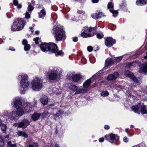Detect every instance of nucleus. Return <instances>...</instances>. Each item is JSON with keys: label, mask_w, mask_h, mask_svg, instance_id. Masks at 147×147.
<instances>
[{"label": "nucleus", "mask_w": 147, "mask_h": 147, "mask_svg": "<svg viewBox=\"0 0 147 147\" xmlns=\"http://www.w3.org/2000/svg\"><path fill=\"white\" fill-rule=\"evenodd\" d=\"M48 98L47 96L44 95H42L40 99V101L41 102L43 105H45L47 104L48 102Z\"/></svg>", "instance_id": "nucleus-20"}, {"label": "nucleus", "mask_w": 147, "mask_h": 147, "mask_svg": "<svg viewBox=\"0 0 147 147\" xmlns=\"http://www.w3.org/2000/svg\"><path fill=\"white\" fill-rule=\"evenodd\" d=\"M9 50H11V51H15V50L12 47V48H10L9 49Z\"/></svg>", "instance_id": "nucleus-59"}, {"label": "nucleus", "mask_w": 147, "mask_h": 147, "mask_svg": "<svg viewBox=\"0 0 147 147\" xmlns=\"http://www.w3.org/2000/svg\"><path fill=\"white\" fill-rule=\"evenodd\" d=\"M30 45L28 44L24 45V50L26 51H28L30 49Z\"/></svg>", "instance_id": "nucleus-39"}, {"label": "nucleus", "mask_w": 147, "mask_h": 147, "mask_svg": "<svg viewBox=\"0 0 147 147\" xmlns=\"http://www.w3.org/2000/svg\"><path fill=\"white\" fill-rule=\"evenodd\" d=\"M42 1L43 3H50L51 2L50 0H42Z\"/></svg>", "instance_id": "nucleus-48"}, {"label": "nucleus", "mask_w": 147, "mask_h": 147, "mask_svg": "<svg viewBox=\"0 0 147 147\" xmlns=\"http://www.w3.org/2000/svg\"><path fill=\"white\" fill-rule=\"evenodd\" d=\"M32 145L33 147H38V144L37 143H33Z\"/></svg>", "instance_id": "nucleus-53"}, {"label": "nucleus", "mask_w": 147, "mask_h": 147, "mask_svg": "<svg viewBox=\"0 0 147 147\" xmlns=\"http://www.w3.org/2000/svg\"><path fill=\"white\" fill-rule=\"evenodd\" d=\"M107 7L108 8H112L113 7V3L112 2H109L108 4Z\"/></svg>", "instance_id": "nucleus-42"}, {"label": "nucleus", "mask_w": 147, "mask_h": 147, "mask_svg": "<svg viewBox=\"0 0 147 147\" xmlns=\"http://www.w3.org/2000/svg\"><path fill=\"white\" fill-rule=\"evenodd\" d=\"M9 115L10 118L15 119L16 117V114L15 111H13L11 113L9 114Z\"/></svg>", "instance_id": "nucleus-32"}, {"label": "nucleus", "mask_w": 147, "mask_h": 147, "mask_svg": "<svg viewBox=\"0 0 147 147\" xmlns=\"http://www.w3.org/2000/svg\"><path fill=\"white\" fill-rule=\"evenodd\" d=\"M18 77L21 79L20 82L19 90L21 94H24L30 87L28 76L26 74H22L18 76Z\"/></svg>", "instance_id": "nucleus-2"}, {"label": "nucleus", "mask_w": 147, "mask_h": 147, "mask_svg": "<svg viewBox=\"0 0 147 147\" xmlns=\"http://www.w3.org/2000/svg\"><path fill=\"white\" fill-rule=\"evenodd\" d=\"M23 108V107L19 108H17V110L16 112V115L19 116H21L24 113H25Z\"/></svg>", "instance_id": "nucleus-19"}, {"label": "nucleus", "mask_w": 147, "mask_h": 147, "mask_svg": "<svg viewBox=\"0 0 147 147\" xmlns=\"http://www.w3.org/2000/svg\"><path fill=\"white\" fill-rule=\"evenodd\" d=\"M140 111H141L142 114L147 113V111L145 109V106L142 103H141Z\"/></svg>", "instance_id": "nucleus-27"}, {"label": "nucleus", "mask_w": 147, "mask_h": 147, "mask_svg": "<svg viewBox=\"0 0 147 147\" xmlns=\"http://www.w3.org/2000/svg\"><path fill=\"white\" fill-rule=\"evenodd\" d=\"M141 103H139L138 105L132 106L131 107V109L135 113H137L140 114V111L139 110V108H140Z\"/></svg>", "instance_id": "nucleus-14"}, {"label": "nucleus", "mask_w": 147, "mask_h": 147, "mask_svg": "<svg viewBox=\"0 0 147 147\" xmlns=\"http://www.w3.org/2000/svg\"><path fill=\"white\" fill-rule=\"evenodd\" d=\"M73 41L74 42H76L78 41V39L77 37H74L73 38Z\"/></svg>", "instance_id": "nucleus-52"}, {"label": "nucleus", "mask_w": 147, "mask_h": 147, "mask_svg": "<svg viewBox=\"0 0 147 147\" xmlns=\"http://www.w3.org/2000/svg\"><path fill=\"white\" fill-rule=\"evenodd\" d=\"M98 15L99 18H101L105 16L102 12H99L98 13Z\"/></svg>", "instance_id": "nucleus-46"}, {"label": "nucleus", "mask_w": 147, "mask_h": 147, "mask_svg": "<svg viewBox=\"0 0 147 147\" xmlns=\"http://www.w3.org/2000/svg\"><path fill=\"white\" fill-rule=\"evenodd\" d=\"M13 3L14 5H17L18 2L17 0H13Z\"/></svg>", "instance_id": "nucleus-54"}, {"label": "nucleus", "mask_w": 147, "mask_h": 147, "mask_svg": "<svg viewBox=\"0 0 147 147\" xmlns=\"http://www.w3.org/2000/svg\"><path fill=\"white\" fill-rule=\"evenodd\" d=\"M99 141L100 142H102L104 141V138H101L99 139Z\"/></svg>", "instance_id": "nucleus-55"}, {"label": "nucleus", "mask_w": 147, "mask_h": 147, "mask_svg": "<svg viewBox=\"0 0 147 147\" xmlns=\"http://www.w3.org/2000/svg\"><path fill=\"white\" fill-rule=\"evenodd\" d=\"M98 1V0H92V2L94 3H97Z\"/></svg>", "instance_id": "nucleus-58"}, {"label": "nucleus", "mask_w": 147, "mask_h": 147, "mask_svg": "<svg viewBox=\"0 0 147 147\" xmlns=\"http://www.w3.org/2000/svg\"><path fill=\"white\" fill-rule=\"evenodd\" d=\"M9 135H6L5 137V138H9Z\"/></svg>", "instance_id": "nucleus-63"}, {"label": "nucleus", "mask_w": 147, "mask_h": 147, "mask_svg": "<svg viewBox=\"0 0 147 147\" xmlns=\"http://www.w3.org/2000/svg\"><path fill=\"white\" fill-rule=\"evenodd\" d=\"M139 72L146 74L147 73V63L143 64L141 67Z\"/></svg>", "instance_id": "nucleus-15"}, {"label": "nucleus", "mask_w": 147, "mask_h": 147, "mask_svg": "<svg viewBox=\"0 0 147 147\" xmlns=\"http://www.w3.org/2000/svg\"><path fill=\"white\" fill-rule=\"evenodd\" d=\"M39 17V18H42L46 15V11L45 8H43L40 11V12L38 13Z\"/></svg>", "instance_id": "nucleus-23"}, {"label": "nucleus", "mask_w": 147, "mask_h": 147, "mask_svg": "<svg viewBox=\"0 0 147 147\" xmlns=\"http://www.w3.org/2000/svg\"><path fill=\"white\" fill-rule=\"evenodd\" d=\"M94 28V27L88 28L84 27L82 30V32L81 34V36L83 38H87L93 36L95 33Z\"/></svg>", "instance_id": "nucleus-4"}, {"label": "nucleus", "mask_w": 147, "mask_h": 147, "mask_svg": "<svg viewBox=\"0 0 147 147\" xmlns=\"http://www.w3.org/2000/svg\"><path fill=\"white\" fill-rule=\"evenodd\" d=\"M68 86L69 89L73 91H75L76 90L78 89V87L72 83L69 84Z\"/></svg>", "instance_id": "nucleus-28"}, {"label": "nucleus", "mask_w": 147, "mask_h": 147, "mask_svg": "<svg viewBox=\"0 0 147 147\" xmlns=\"http://www.w3.org/2000/svg\"><path fill=\"white\" fill-rule=\"evenodd\" d=\"M104 128L106 129H108L109 128V127L107 125H105L104 126Z\"/></svg>", "instance_id": "nucleus-57"}, {"label": "nucleus", "mask_w": 147, "mask_h": 147, "mask_svg": "<svg viewBox=\"0 0 147 147\" xmlns=\"http://www.w3.org/2000/svg\"><path fill=\"white\" fill-rule=\"evenodd\" d=\"M17 5V7L18 8H21L22 7V5L21 4H18V3L17 5Z\"/></svg>", "instance_id": "nucleus-56"}, {"label": "nucleus", "mask_w": 147, "mask_h": 147, "mask_svg": "<svg viewBox=\"0 0 147 147\" xmlns=\"http://www.w3.org/2000/svg\"><path fill=\"white\" fill-rule=\"evenodd\" d=\"M4 144V142L2 138L0 137V147H3Z\"/></svg>", "instance_id": "nucleus-40"}, {"label": "nucleus", "mask_w": 147, "mask_h": 147, "mask_svg": "<svg viewBox=\"0 0 147 147\" xmlns=\"http://www.w3.org/2000/svg\"><path fill=\"white\" fill-rule=\"evenodd\" d=\"M39 39L38 37H36V38H34L33 39V40L34 41L36 44H38V40Z\"/></svg>", "instance_id": "nucleus-50"}, {"label": "nucleus", "mask_w": 147, "mask_h": 147, "mask_svg": "<svg viewBox=\"0 0 147 147\" xmlns=\"http://www.w3.org/2000/svg\"><path fill=\"white\" fill-rule=\"evenodd\" d=\"M30 12L26 11L25 13V18L26 19L29 18L30 17Z\"/></svg>", "instance_id": "nucleus-43"}, {"label": "nucleus", "mask_w": 147, "mask_h": 147, "mask_svg": "<svg viewBox=\"0 0 147 147\" xmlns=\"http://www.w3.org/2000/svg\"><path fill=\"white\" fill-rule=\"evenodd\" d=\"M55 40L57 41L64 40L66 36L63 28L59 25L55 26L53 28Z\"/></svg>", "instance_id": "nucleus-3"}, {"label": "nucleus", "mask_w": 147, "mask_h": 147, "mask_svg": "<svg viewBox=\"0 0 147 147\" xmlns=\"http://www.w3.org/2000/svg\"><path fill=\"white\" fill-rule=\"evenodd\" d=\"M101 95L103 96H106L109 95V93L108 91H105L102 92L101 93Z\"/></svg>", "instance_id": "nucleus-37"}, {"label": "nucleus", "mask_w": 147, "mask_h": 147, "mask_svg": "<svg viewBox=\"0 0 147 147\" xmlns=\"http://www.w3.org/2000/svg\"><path fill=\"white\" fill-rule=\"evenodd\" d=\"M50 91V93L55 94L57 95H58L61 93V91L60 89L59 90L57 88H54L51 90L52 92Z\"/></svg>", "instance_id": "nucleus-21"}, {"label": "nucleus", "mask_w": 147, "mask_h": 147, "mask_svg": "<svg viewBox=\"0 0 147 147\" xmlns=\"http://www.w3.org/2000/svg\"><path fill=\"white\" fill-rule=\"evenodd\" d=\"M30 124L29 121L27 119H25L20 122L18 124L19 127H22L24 128L26 127L27 126Z\"/></svg>", "instance_id": "nucleus-12"}, {"label": "nucleus", "mask_w": 147, "mask_h": 147, "mask_svg": "<svg viewBox=\"0 0 147 147\" xmlns=\"http://www.w3.org/2000/svg\"><path fill=\"white\" fill-rule=\"evenodd\" d=\"M61 69L60 68H54L52 70L48 75L49 79L51 80H54L61 73Z\"/></svg>", "instance_id": "nucleus-7"}, {"label": "nucleus", "mask_w": 147, "mask_h": 147, "mask_svg": "<svg viewBox=\"0 0 147 147\" xmlns=\"http://www.w3.org/2000/svg\"><path fill=\"white\" fill-rule=\"evenodd\" d=\"M96 36L98 38L101 39L103 37V35L102 34H100L99 33H97Z\"/></svg>", "instance_id": "nucleus-44"}, {"label": "nucleus", "mask_w": 147, "mask_h": 147, "mask_svg": "<svg viewBox=\"0 0 147 147\" xmlns=\"http://www.w3.org/2000/svg\"><path fill=\"white\" fill-rule=\"evenodd\" d=\"M124 74L125 75L129 77L131 79H132L135 82L138 83V81L137 78L134 76L133 74L130 71L128 70L125 71L124 72Z\"/></svg>", "instance_id": "nucleus-11"}, {"label": "nucleus", "mask_w": 147, "mask_h": 147, "mask_svg": "<svg viewBox=\"0 0 147 147\" xmlns=\"http://www.w3.org/2000/svg\"><path fill=\"white\" fill-rule=\"evenodd\" d=\"M119 76L118 73L117 72H115L113 74L109 75L107 78V80L109 81L113 80L118 78Z\"/></svg>", "instance_id": "nucleus-13"}, {"label": "nucleus", "mask_w": 147, "mask_h": 147, "mask_svg": "<svg viewBox=\"0 0 147 147\" xmlns=\"http://www.w3.org/2000/svg\"><path fill=\"white\" fill-rule=\"evenodd\" d=\"M1 130L4 132L7 129V126L5 124H2L1 125H0Z\"/></svg>", "instance_id": "nucleus-36"}, {"label": "nucleus", "mask_w": 147, "mask_h": 147, "mask_svg": "<svg viewBox=\"0 0 147 147\" xmlns=\"http://www.w3.org/2000/svg\"><path fill=\"white\" fill-rule=\"evenodd\" d=\"M16 145L13 142L11 141L8 142L7 147H16Z\"/></svg>", "instance_id": "nucleus-30"}, {"label": "nucleus", "mask_w": 147, "mask_h": 147, "mask_svg": "<svg viewBox=\"0 0 147 147\" xmlns=\"http://www.w3.org/2000/svg\"><path fill=\"white\" fill-rule=\"evenodd\" d=\"M146 55L144 57V58L145 59H147V52L146 53Z\"/></svg>", "instance_id": "nucleus-64"}, {"label": "nucleus", "mask_w": 147, "mask_h": 147, "mask_svg": "<svg viewBox=\"0 0 147 147\" xmlns=\"http://www.w3.org/2000/svg\"><path fill=\"white\" fill-rule=\"evenodd\" d=\"M63 113V111L59 110L55 114H54L52 113H51L50 115L53 116H52V117L53 118L55 119L56 118L59 117Z\"/></svg>", "instance_id": "nucleus-17"}, {"label": "nucleus", "mask_w": 147, "mask_h": 147, "mask_svg": "<svg viewBox=\"0 0 147 147\" xmlns=\"http://www.w3.org/2000/svg\"><path fill=\"white\" fill-rule=\"evenodd\" d=\"M82 78V76L79 74L74 75L72 77V80L74 82H77Z\"/></svg>", "instance_id": "nucleus-18"}, {"label": "nucleus", "mask_w": 147, "mask_h": 147, "mask_svg": "<svg viewBox=\"0 0 147 147\" xmlns=\"http://www.w3.org/2000/svg\"><path fill=\"white\" fill-rule=\"evenodd\" d=\"M55 147H60L59 145L57 144H56L55 145Z\"/></svg>", "instance_id": "nucleus-61"}, {"label": "nucleus", "mask_w": 147, "mask_h": 147, "mask_svg": "<svg viewBox=\"0 0 147 147\" xmlns=\"http://www.w3.org/2000/svg\"><path fill=\"white\" fill-rule=\"evenodd\" d=\"M91 83L90 79H88L84 84L83 86L84 88H87L89 86Z\"/></svg>", "instance_id": "nucleus-26"}, {"label": "nucleus", "mask_w": 147, "mask_h": 147, "mask_svg": "<svg viewBox=\"0 0 147 147\" xmlns=\"http://www.w3.org/2000/svg\"><path fill=\"white\" fill-rule=\"evenodd\" d=\"M22 44L24 45L28 44L27 40L25 39H24L22 41Z\"/></svg>", "instance_id": "nucleus-49"}, {"label": "nucleus", "mask_w": 147, "mask_h": 147, "mask_svg": "<svg viewBox=\"0 0 147 147\" xmlns=\"http://www.w3.org/2000/svg\"><path fill=\"white\" fill-rule=\"evenodd\" d=\"M20 98H16L13 101L14 107L16 108L23 107L22 105V102Z\"/></svg>", "instance_id": "nucleus-10"}, {"label": "nucleus", "mask_w": 147, "mask_h": 147, "mask_svg": "<svg viewBox=\"0 0 147 147\" xmlns=\"http://www.w3.org/2000/svg\"><path fill=\"white\" fill-rule=\"evenodd\" d=\"M17 134L19 136H22L24 138H27L28 135L25 132L22 131H19L18 132Z\"/></svg>", "instance_id": "nucleus-29"}, {"label": "nucleus", "mask_w": 147, "mask_h": 147, "mask_svg": "<svg viewBox=\"0 0 147 147\" xmlns=\"http://www.w3.org/2000/svg\"><path fill=\"white\" fill-rule=\"evenodd\" d=\"M28 9L29 12H30L31 11H32L33 9V6L29 5L28 7Z\"/></svg>", "instance_id": "nucleus-45"}, {"label": "nucleus", "mask_w": 147, "mask_h": 147, "mask_svg": "<svg viewBox=\"0 0 147 147\" xmlns=\"http://www.w3.org/2000/svg\"><path fill=\"white\" fill-rule=\"evenodd\" d=\"M31 84V88L33 90L38 91L42 88V81L38 78H35L32 80Z\"/></svg>", "instance_id": "nucleus-6"}, {"label": "nucleus", "mask_w": 147, "mask_h": 147, "mask_svg": "<svg viewBox=\"0 0 147 147\" xmlns=\"http://www.w3.org/2000/svg\"><path fill=\"white\" fill-rule=\"evenodd\" d=\"M87 50L89 52H91L93 50L92 47L90 46L88 47L87 48Z\"/></svg>", "instance_id": "nucleus-47"}, {"label": "nucleus", "mask_w": 147, "mask_h": 147, "mask_svg": "<svg viewBox=\"0 0 147 147\" xmlns=\"http://www.w3.org/2000/svg\"><path fill=\"white\" fill-rule=\"evenodd\" d=\"M39 33V32L38 31H36L35 32V34H38Z\"/></svg>", "instance_id": "nucleus-60"}, {"label": "nucleus", "mask_w": 147, "mask_h": 147, "mask_svg": "<svg viewBox=\"0 0 147 147\" xmlns=\"http://www.w3.org/2000/svg\"><path fill=\"white\" fill-rule=\"evenodd\" d=\"M24 107V110L25 113L33 111V108L32 107L30 106V104H28L26 105Z\"/></svg>", "instance_id": "nucleus-22"}, {"label": "nucleus", "mask_w": 147, "mask_h": 147, "mask_svg": "<svg viewBox=\"0 0 147 147\" xmlns=\"http://www.w3.org/2000/svg\"><path fill=\"white\" fill-rule=\"evenodd\" d=\"M26 23L22 19H17L11 26V30L16 31L22 30L24 28Z\"/></svg>", "instance_id": "nucleus-5"}, {"label": "nucleus", "mask_w": 147, "mask_h": 147, "mask_svg": "<svg viewBox=\"0 0 147 147\" xmlns=\"http://www.w3.org/2000/svg\"><path fill=\"white\" fill-rule=\"evenodd\" d=\"M80 16L83 18H85L86 17V14L84 11H81L80 12Z\"/></svg>", "instance_id": "nucleus-34"}, {"label": "nucleus", "mask_w": 147, "mask_h": 147, "mask_svg": "<svg viewBox=\"0 0 147 147\" xmlns=\"http://www.w3.org/2000/svg\"><path fill=\"white\" fill-rule=\"evenodd\" d=\"M110 11L113 14V16L114 17H116L118 14V12L117 10H115L113 9H110Z\"/></svg>", "instance_id": "nucleus-31"}, {"label": "nucleus", "mask_w": 147, "mask_h": 147, "mask_svg": "<svg viewBox=\"0 0 147 147\" xmlns=\"http://www.w3.org/2000/svg\"><path fill=\"white\" fill-rule=\"evenodd\" d=\"M2 120L0 119V125H1L2 124Z\"/></svg>", "instance_id": "nucleus-62"}, {"label": "nucleus", "mask_w": 147, "mask_h": 147, "mask_svg": "<svg viewBox=\"0 0 147 147\" xmlns=\"http://www.w3.org/2000/svg\"><path fill=\"white\" fill-rule=\"evenodd\" d=\"M91 16L94 19H97L99 18V16L98 15V13H94L92 14Z\"/></svg>", "instance_id": "nucleus-38"}, {"label": "nucleus", "mask_w": 147, "mask_h": 147, "mask_svg": "<svg viewBox=\"0 0 147 147\" xmlns=\"http://www.w3.org/2000/svg\"><path fill=\"white\" fill-rule=\"evenodd\" d=\"M49 112L48 111H45L42 113L41 115L42 117L44 118H45L49 115Z\"/></svg>", "instance_id": "nucleus-33"}, {"label": "nucleus", "mask_w": 147, "mask_h": 147, "mask_svg": "<svg viewBox=\"0 0 147 147\" xmlns=\"http://www.w3.org/2000/svg\"><path fill=\"white\" fill-rule=\"evenodd\" d=\"M41 115L40 113H35L32 115L31 118L33 121H36L39 119Z\"/></svg>", "instance_id": "nucleus-16"}, {"label": "nucleus", "mask_w": 147, "mask_h": 147, "mask_svg": "<svg viewBox=\"0 0 147 147\" xmlns=\"http://www.w3.org/2000/svg\"><path fill=\"white\" fill-rule=\"evenodd\" d=\"M40 48L43 52L49 51L50 53H54L56 55H61L64 54L62 51L57 52L58 50L57 45L53 43H42L40 45Z\"/></svg>", "instance_id": "nucleus-1"}, {"label": "nucleus", "mask_w": 147, "mask_h": 147, "mask_svg": "<svg viewBox=\"0 0 147 147\" xmlns=\"http://www.w3.org/2000/svg\"><path fill=\"white\" fill-rule=\"evenodd\" d=\"M123 141L125 142H127L128 141L127 138L126 137H125L123 139Z\"/></svg>", "instance_id": "nucleus-51"}, {"label": "nucleus", "mask_w": 147, "mask_h": 147, "mask_svg": "<svg viewBox=\"0 0 147 147\" xmlns=\"http://www.w3.org/2000/svg\"><path fill=\"white\" fill-rule=\"evenodd\" d=\"M86 90L84 89H82L76 91V94H79L80 93H84L86 92Z\"/></svg>", "instance_id": "nucleus-35"}, {"label": "nucleus", "mask_w": 147, "mask_h": 147, "mask_svg": "<svg viewBox=\"0 0 147 147\" xmlns=\"http://www.w3.org/2000/svg\"><path fill=\"white\" fill-rule=\"evenodd\" d=\"M115 40L111 37H107L105 40V44L108 47H111L115 42Z\"/></svg>", "instance_id": "nucleus-9"}, {"label": "nucleus", "mask_w": 147, "mask_h": 147, "mask_svg": "<svg viewBox=\"0 0 147 147\" xmlns=\"http://www.w3.org/2000/svg\"><path fill=\"white\" fill-rule=\"evenodd\" d=\"M123 58V56H121L120 57H116L115 58L114 60H115L117 62H120V61H121V59H122Z\"/></svg>", "instance_id": "nucleus-41"}, {"label": "nucleus", "mask_w": 147, "mask_h": 147, "mask_svg": "<svg viewBox=\"0 0 147 147\" xmlns=\"http://www.w3.org/2000/svg\"><path fill=\"white\" fill-rule=\"evenodd\" d=\"M136 4L138 5H142L147 4V0H137Z\"/></svg>", "instance_id": "nucleus-24"}, {"label": "nucleus", "mask_w": 147, "mask_h": 147, "mask_svg": "<svg viewBox=\"0 0 147 147\" xmlns=\"http://www.w3.org/2000/svg\"><path fill=\"white\" fill-rule=\"evenodd\" d=\"M113 63V60L110 58L108 59L105 62V67L103 68V70H104L106 68V65H111Z\"/></svg>", "instance_id": "nucleus-25"}, {"label": "nucleus", "mask_w": 147, "mask_h": 147, "mask_svg": "<svg viewBox=\"0 0 147 147\" xmlns=\"http://www.w3.org/2000/svg\"><path fill=\"white\" fill-rule=\"evenodd\" d=\"M106 139L109 142L112 143L115 142L119 139V137L115 134H111L110 135H107L105 136Z\"/></svg>", "instance_id": "nucleus-8"}]
</instances>
